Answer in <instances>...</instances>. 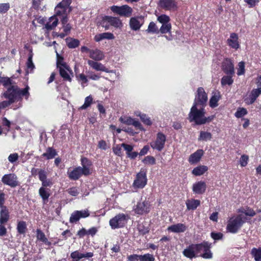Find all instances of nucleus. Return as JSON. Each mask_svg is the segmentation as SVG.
<instances>
[{
  "label": "nucleus",
  "instance_id": "obj_51",
  "mask_svg": "<svg viewBox=\"0 0 261 261\" xmlns=\"http://www.w3.org/2000/svg\"><path fill=\"white\" fill-rule=\"evenodd\" d=\"M93 98L91 95H89L85 98L84 103L80 107L82 110H85L88 108L92 104Z\"/></svg>",
  "mask_w": 261,
  "mask_h": 261
},
{
  "label": "nucleus",
  "instance_id": "obj_13",
  "mask_svg": "<svg viewBox=\"0 0 261 261\" xmlns=\"http://www.w3.org/2000/svg\"><path fill=\"white\" fill-rule=\"evenodd\" d=\"M221 69L225 74L234 75L235 73L234 64L229 58L225 59L222 63Z\"/></svg>",
  "mask_w": 261,
  "mask_h": 261
},
{
  "label": "nucleus",
  "instance_id": "obj_6",
  "mask_svg": "<svg viewBox=\"0 0 261 261\" xmlns=\"http://www.w3.org/2000/svg\"><path fill=\"white\" fill-rule=\"evenodd\" d=\"M110 9L115 14L125 18L130 17L133 12L132 8L127 5L120 6L113 5L110 7Z\"/></svg>",
  "mask_w": 261,
  "mask_h": 261
},
{
  "label": "nucleus",
  "instance_id": "obj_55",
  "mask_svg": "<svg viewBox=\"0 0 261 261\" xmlns=\"http://www.w3.org/2000/svg\"><path fill=\"white\" fill-rule=\"evenodd\" d=\"M10 8V5L9 3L0 4V14L7 13Z\"/></svg>",
  "mask_w": 261,
  "mask_h": 261
},
{
  "label": "nucleus",
  "instance_id": "obj_54",
  "mask_svg": "<svg viewBox=\"0 0 261 261\" xmlns=\"http://www.w3.org/2000/svg\"><path fill=\"white\" fill-rule=\"evenodd\" d=\"M155 258L153 254L146 253L141 255L140 261H154Z\"/></svg>",
  "mask_w": 261,
  "mask_h": 261
},
{
  "label": "nucleus",
  "instance_id": "obj_20",
  "mask_svg": "<svg viewBox=\"0 0 261 261\" xmlns=\"http://www.w3.org/2000/svg\"><path fill=\"white\" fill-rule=\"evenodd\" d=\"M203 154L204 151L202 149H198L190 155L188 159L189 162L192 165L198 163L200 161Z\"/></svg>",
  "mask_w": 261,
  "mask_h": 261
},
{
  "label": "nucleus",
  "instance_id": "obj_35",
  "mask_svg": "<svg viewBox=\"0 0 261 261\" xmlns=\"http://www.w3.org/2000/svg\"><path fill=\"white\" fill-rule=\"evenodd\" d=\"M137 229L139 234L142 236L145 235L150 231V228L145 222L139 224L137 226Z\"/></svg>",
  "mask_w": 261,
  "mask_h": 261
},
{
  "label": "nucleus",
  "instance_id": "obj_27",
  "mask_svg": "<svg viewBox=\"0 0 261 261\" xmlns=\"http://www.w3.org/2000/svg\"><path fill=\"white\" fill-rule=\"evenodd\" d=\"M261 94V88L253 89L248 97L246 99L247 101V103L249 104H252L255 102L256 98Z\"/></svg>",
  "mask_w": 261,
  "mask_h": 261
},
{
  "label": "nucleus",
  "instance_id": "obj_42",
  "mask_svg": "<svg viewBox=\"0 0 261 261\" xmlns=\"http://www.w3.org/2000/svg\"><path fill=\"white\" fill-rule=\"evenodd\" d=\"M212 138V135L211 133L208 132L201 131L200 135L198 138V141H205L211 140Z\"/></svg>",
  "mask_w": 261,
  "mask_h": 261
},
{
  "label": "nucleus",
  "instance_id": "obj_33",
  "mask_svg": "<svg viewBox=\"0 0 261 261\" xmlns=\"http://www.w3.org/2000/svg\"><path fill=\"white\" fill-rule=\"evenodd\" d=\"M17 232L19 234L25 236L27 232V225L25 221H19L16 226Z\"/></svg>",
  "mask_w": 261,
  "mask_h": 261
},
{
  "label": "nucleus",
  "instance_id": "obj_46",
  "mask_svg": "<svg viewBox=\"0 0 261 261\" xmlns=\"http://www.w3.org/2000/svg\"><path fill=\"white\" fill-rule=\"evenodd\" d=\"M142 162L145 165H154L156 164V160L154 156L147 155L144 158Z\"/></svg>",
  "mask_w": 261,
  "mask_h": 261
},
{
  "label": "nucleus",
  "instance_id": "obj_7",
  "mask_svg": "<svg viewBox=\"0 0 261 261\" xmlns=\"http://www.w3.org/2000/svg\"><path fill=\"white\" fill-rule=\"evenodd\" d=\"M207 102V95L202 87H199L197 90L193 105L205 108Z\"/></svg>",
  "mask_w": 261,
  "mask_h": 261
},
{
  "label": "nucleus",
  "instance_id": "obj_57",
  "mask_svg": "<svg viewBox=\"0 0 261 261\" xmlns=\"http://www.w3.org/2000/svg\"><path fill=\"white\" fill-rule=\"evenodd\" d=\"M249 161V156L246 154L241 155L240 159V164L241 167H244L247 166Z\"/></svg>",
  "mask_w": 261,
  "mask_h": 261
},
{
  "label": "nucleus",
  "instance_id": "obj_59",
  "mask_svg": "<svg viewBox=\"0 0 261 261\" xmlns=\"http://www.w3.org/2000/svg\"><path fill=\"white\" fill-rule=\"evenodd\" d=\"M43 0H32V8L36 11L41 8V5Z\"/></svg>",
  "mask_w": 261,
  "mask_h": 261
},
{
  "label": "nucleus",
  "instance_id": "obj_4",
  "mask_svg": "<svg viewBox=\"0 0 261 261\" xmlns=\"http://www.w3.org/2000/svg\"><path fill=\"white\" fill-rule=\"evenodd\" d=\"M206 113L204 107L193 105L188 114V120L190 122H194L196 125H201V122Z\"/></svg>",
  "mask_w": 261,
  "mask_h": 261
},
{
  "label": "nucleus",
  "instance_id": "obj_38",
  "mask_svg": "<svg viewBox=\"0 0 261 261\" xmlns=\"http://www.w3.org/2000/svg\"><path fill=\"white\" fill-rule=\"evenodd\" d=\"M58 58L57 61V66L58 68H60V67H64L67 70L72 73V70H70V67L67 64L63 61L64 59L62 57L59 56L58 54H57Z\"/></svg>",
  "mask_w": 261,
  "mask_h": 261
},
{
  "label": "nucleus",
  "instance_id": "obj_41",
  "mask_svg": "<svg viewBox=\"0 0 261 261\" xmlns=\"http://www.w3.org/2000/svg\"><path fill=\"white\" fill-rule=\"evenodd\" d=\"M251 254L255 261H261V247L253 248L251 249Z\"/></svg>",
  "mask_w": 261,
  "mask_h": 261
},
{
  "label": "nucleus",
  "instance_id": "obj_53",
  "mask_svg": "<svg viewBox=\"0 0 261 261\" xmlns=\"http://www.w3.org/2000/svg\"><path fill=\"white\" fill-rule=\"evenodd\" d=\"M142 122L145 125L150 126L152 124V121L150 118L146 114H142L139 115Z\"/></svg>",
  "mask_w": 261,
  "mask_h": 261
},
{
  "label": "nucleus",
  "instance_id": "obj_43",
  "mask_svg": "<svg viewBox=\"0 0 261 261\" xmlns=\"http://www.w3.org/2000/svg\"><path fill=\"white\" fill-rule=\"evenodd\" d=\"M0 84H2L3 86L7 88L11 85H13L12 80L8 76H0Z\"/></svg>",
  "mask_w": 261,
  "mask_h": 261
},
{
  "label": "nucleus",
  "instance_id": "obj_62",
  "mask_svg": "<svg viewBox=\"0 0 261 261\" xmlns=\"http://www.w3.org/2000/svg\"><path fill=\"white\" fill-rule=\"evenodd\" d=\"M211 237L215 241L220 240L223 238V234L221 232H212L211 233Z\"/></svg>",
  "mask_w": 261,
  "mask_h": 261
},
{
  "label": "nucleus",
  "instance_id": "obj_36",
  "mask_svg": "<svg viewBox=\"0 0 261 261\" xmlns=\"http://www.w3.org/2000/svg\"><path fill=\"white\" fill-rule=\"evenodd\" d=\"M234 75L226 74L221 80V84L222 86L226 85H231L233 83L232 77Z\"/></svg>",
  "mask_w": 261,
  "mask_h": 261
},
{
  "label": "nucleus",
  "instance_id": "obj_3",
  "mask_svg": "<svg viewBox=\"0 0 261 261\" xmlns=\"http://www.w3.org/2000/svg\"><path fill=\"white\" fill-rule=\"evenodd\" d=\"M245 222V218L241 214L233 216L227 222L226 230L231 233H237Z\"/></svg>",
  "mask_w": 261,
  "mask_h": 261
},
{
  "label": "nucleus",
  "instance_id": "obj_28",
  "mask_svg": "<svg viewBox=\"0 0 261 261\" xmlns=\"http://www.w3.org/2000/svg\"><path fill=\"white\" fill-rule=\"evenodd\" d=\"M39 196L42 198L44 203H46L48 201V198L51 195L50 190L49 188H44V187H40L39 189Z\"/></svg>",
  "mask_w": 261,
  "mask_h": 261
},
{
  "label": "nucleus",
  "instance_id": "obj_21",
  "mask_svg": "<svg viewBox=\"0 0 261 261\" xmlns=\"http://www.w3.org/2000/svg\"><path fill=\"white\" fill-rule=\"evenodd\" d=\"M88 65L96 71H104L107 73L112 72V71L109 70L101 63L93 60H88Z\"/></svg>",
  "mask_w": 261,
  "mask_h": 261
},
{
  "label": "nucleus",
  "instance_id": "obj_47",
  "mask_svg": "<svg viewBox=\"0 0 261 261\" xmlns=\"http://www.w3.org/2000/svg\"><path fill=\"white\" fill-rule=\"evenodd\" d=\"M172 25L171 23L162 24L160 30H159V32H161L162 34H166L167 33H171V31Z\"/></svg>",
  "mask_w": 261,
  "mask_h": 261
},
{
  "label": "nucleus",
  "instance_id": "obj_12",
  "mask_svg": "<svg viewBox=\"0 0 261 261\" xmlns=\"http://www.w3.org/2000/svg\"><path fill=\"white\" fill-rule=\"evenodd\" d=\"M89 216L90 212L87 209L82 211H74L71 215L69 222L71 223H76L81 218H85Z\"/></svg>",
  "mask_w": 261,
  "mask_h": 261
},
{
  "label": "nucleus",
  "instance_id": "obj_5",
  "mask_svg": "<svg viewBox=\"0 0 261 261\" xmlns=\"http://www.w3.org/2000/svg\"><path fill=\"white\" fill-rule=\"evenodd\" d=\"M127 215L119 213L109 221V225L112 229L123 228L127 223Z\"/></svg>",
  "mask_w": 261,
  "mask_h": 261
},
{
  "label": "nucleus",
  "instance_id": "obj_45",
  "mask_svg": "<svg viewBox=\"0 0 261 261\" xmlns=\"http://www.w3.org/2000/svg\"><path fill=\"white\" fill-rule=\"evenodd\" d=\"M59 73L63 79L64 81H68L69 82L71 81V78L69 74L68 73L67 71L64 67H60Z\"/></svg>",
  "mask_w": 261,
  "mask_h": 261
},
{
  "label": "nucleus",
  "instance_id": "obj_10",
  "mask_svg": "<svg viewBox=\"0 0 261 261\" xmlns=\"http://www.w3.org/2000/svg\"><path fill=\"white\" fill-rule=\"evenodd\" d=\"M147 178L146 172L142 170L137 174L134 180L133 186L135 189H143L147 184Z\"/></svg>",
  "mask_w": 261,
  "mask_h": 261
},
{
  "label": "nucleus",
  "instance_id": "obj_34",
  "mask_svg": "<svg viewBox=\"0 0 261 261\" xmlns=\"http://www.w3.org/2000/svg\"><path fill=\"white\" fill-rule=\"evenodd\" d=\"M208 170V167L205 165H199L194 168L192 171V173L196 176H201L203 175L205 172Z\"/></svg>",
  "mask_w": 261,
  "mask_h": 261
},
{
  "label": "nucleus",
  "instance_id": "obj_60",
  "mask_svg": "<svg viewBox=\"0 0 261 261\" xmlns=\"http://www.w3.org/2000/svg\"><path fill=\"white\" fill-rule=\"evenodd\" d=\"M122 146H121V144H117L115 147L113 148V151L115 154L117 155L118 156H122Z\"/></svg>",
  "mask_w": 261,
  "mask_h": 261
},
{
  "label": "nucleus",
  "instance_id": "obj_44",
  "mask_svg": "<svg viewBox=\"0 0 261 261\" xmlns=\"http://www.w3.org/2000/svg\"><path fill=\"white\" fill-rule=\"evenodd\" d=\"M248 114L247 109L243 107H239L234 113V116L238 118H243Z\"/></svg>",
  "mask_w": 261,
  "mask_h": 261
},
{
  "label": "nucleus",
  "instance_id": "obj_26",
  "mask_svg": "<svg viewBox=\"0 0 261 261\" xmlns=\"http://www.w3.org/2000/svg\"><path fill=\"white\" fill-rule=\"evenodd\" d=\"M57 155V152L55 149L52 147H48L46 149V152L41 154V158L49 160L55 158Z\"/></svg>",
  "mask_w": 261,
  "mask_h": 261
},
{
  "label": "nucleus",
  "instance_id": "obj_37",
  "mask_svg": "<svg viewBox=\"0 0 261 261\" xmlns=\"http://www.w3.org/2000/svg\"><path fill=\"white\" fill-rule=\"evenodd\" d=\"M36 232H37L36 237H37V238L38 240L43 242L44 243H45L46 245H47L48 246L51 245V243L48 241L47 239L45 237L44 233L43 232H42L41 230H40L39 229H37Z\"/></svg>",
  "mask_w": 261,
  "mask_h": 261
},
{
  "label": "nucleus",
  "instance_id": "obj_49",
  "mask_svg": "<svg viewBox=\"0 0 261 261\" xmlns=\"http://www.w3.org/2000/svg\"><path fill=\"white\" fill-rule=\"evenodd\" d=\"M33 52L31 50L29 54L28 59L27 62V66L28 69H30L31 70L35 68V65L33 62Z\"/></svg>",
  "mask_w": 261,
  "mask_h": 261
},
{
  "label": "nucleus",
  "instance_id": "obj_22",
  "mask_svg": "<svg viewBox=\"0 0 261 261\" xmlns=\"http://www.w3.org/2000/svg\"><path fill=\"white\" fill-rule=\"evenodd\" d=\"M10 215L9 209L6 207H1L0 224H6L10 220Z\"/></svg>",
  "mask_w": 261,
  "mask_h": 261
},
{
  "label": "nucleus",
  "instance_id": "obj_23",
  "mask_svg": "<svg viewBox=\"0 0 261 261\" xmlns=\"http://www.w3.org/2000/svg\"><path fill=\"white\" fill-rule=\"evenodd\" d=\"M104 23L105 22H109L111 25L115 28H120L122 25V23L120 19L118 17L106 16L103 19Z\"/></svg>",
  "mask_w": 261,
  "mask_h": 261
},
{
  "label": "nucleus",
  "instance_id": "obj_24",
  "mask_svg": "<svg viewBox=\"0 0 261 261\" xmlns=\"http://www.w3.org/2000/svg\"><path fill=\"white\" fill-rule=\"evenodd\" d=\"M187 229V226L183 223L173 224L167 228L169 231L174 233H181L185 232Z\"/></svg>",
  "mask_w": 261,
  "mask_h": 261
},
{
  "label": "nucleus",
  "instance_id": "obj_48",
  "mask_svg": "<svg viewBox=\"0 0 261 261\" xmlns=\"http://www.w3.org/2000/svg\"><path fill=\"white\" fill-rule=\"evenodd\" d=\"M146 31L148 33L152 34H158L159 33V29L156 24L153 21L149 23Z\"/></svg>",
  "mask_w": 261,
  "mask_h": 261
},
{
  "label": "nucleus",
  "instance_id": "obj_56",
  "mask_svg": "<svg viewBox=\"0 0 261 261\" xmlns=\"http://www.w3.org/2000/svg\"><path fill=\"white\" fill-rule=\"evenodd\" d=\"M240 212L244 214L246 216L253 217L256 215L255 212L251 208L247 207L246 210H239Z\"/></svg>",
  "mask_w": 261,
  "mask_h": 261
},
{
  "label": "nucleus",
  "instance_id": "obj_14",
  "mask_svg": "<svg viewBox=\"0 0 261 261\" xmlns=\"http://www.w3.org/2000/svg\"><path fill=\"white\" fill-rule=\"evenodd\" d=\"M158 5L166 11H174L177 9V3L175 0H160Z\"/></svg>",
  "mask_w": 261,
  "mask_h": 261
},
{
  "label": "nucleus",
  "instance_id": "obj_25",
  "mask_svg": "<svg viewBox=\"0 0 261 261\" xmlns=\"http://www.w3.org/2000/svg\"><path fill=\"white\" fill-rule=\"evenodd\" d=\"M200 200L195 199H187L186 201L187 210L188 211H195L200 205Z\"/></svg>",
  "mask_w": 261,
  "mask_h": 261
},
{
  "label": "nucleus",
  "instance_id": "obj_63",
  "mask_svg": "<svg viewBox=\"0 0 261 261\" xmlns=\"http://www.w3.org/2000/svg\"><path fill=\"white\" fill-rule=\"evenodd\" d=\"M38 177L41 181L47 178V172L43 169H40L38 172Z\"/></svg>",
  "mask_w": 261,
  "mask_h": 261
},
{
  "label": "nucleus",
  "instance_id": "obj_11",
  "mask_svg": "<svg viewBox=\"0 0 261 261\" xmlns=\"http://www.w3.org/2000/svg\"><path fill=\"white\" fill-rule=\"evenodd\" d=\"M2 181L4 185L11 188H15L19 185L18 177L14 173L5 174L2 178Z\"/></svg>",
  "mask_w": 261,
  "mask_h": 261
},
{
  "label": "nucleus",
  "instance_id": "obj_9",
  "mask_svg": "<svg viewBox=\"0 0 261 261\" xmlns=\"http://www.w3.org/2000/svg\"><path fill=\"white\" fill-rule=\"evenodd\" d=\"M135 214L143 215L149 213L150 211V204L148 201L144 200L137 202L133 209Z\"/></svg>",
  "mask_w": 261,
  "mask_h": 261
},
{
  "label": "nucleus",
  "instance_id": "obj_1",
  "mask_svg": "<svg viewBox=\"0 0 261 261\" xmlns=\"http://www.w3.org/2000/svg\"><path fill=\"white\" fill-rule=\"evenodd\" d=\"M211 247L212 244L207 241H203L198 244H191L184 250L182 254L185 257L191 259L197 257L211 259L213 256L211 250Z\"/></svg>",
  "mask_w": 261,
  "mask_h": 261
},
{
  "label": "nucleus",
  "instance_id": "obj_30",
  "mask_svg": "<svg viewBox=\"0 0 261 261\" xmlns=\"http://www.w3.org/2000/svg\"><path fill=\"white\" fill-rule=\"evenodd\" d=\"M59 20L56 15L50 17L45 25V28L48 31L54 29L58 24Z\"/></svg>",
  "mask_w": 261,
  "mask_h": 261
},
{
  "label": "nucleus",
  "instance_id": "obj_2",
  "mask_svg": "<svg viewBox=\"0 0 261 261\" xmlns=\"http://www.w3.org/2000/svg\"><path fill=\"white\" fill-rule=\"evenodd\" d=\"M30 87L27 85L23 89L20 88L17 85H11L2 94L3 96L9 99L13 103L16 101L21 102L22 97H24L28 100L30 96L29 92Z\"/></svg>",
  "mask_w": 261,
  "mask_h": 261
},
{
  "label": "nucleus",
  "instance_id": "obj_19",
  "mask_svg": "<svg viewBox=\"0 0 261 261\" xmlns=\"http://www.w3.org/2000/svg\"><path fill=\"white\" fill-rule=\"evenodd\" d=\"M206 188L207 186L205 182L200 180L196 182L193 185L192 191L196 194L201 195L205 192Z\"/></svg>",
  "mask_w": 261,
  "mask_h": 261
},
{
  "label": "nucleus",
  "instance_id": "obj_18",
  "mask_svg": "<svg viewBox=\"0 0 261 261\" xmlns=\"http://www.w3.org/2000/svg\"><path fill=\"white\" fill-rule=\"evenodd\" d=\"M67 174L70 179L76 180L79 179L82 175H84V172L81 169V167L79 166L74 168L72 170L69 168L67 171Z\"/></svg>",
  "mask_w": 261,
  "mask_h": 261
},
{
  "label": "nucleus",
  "instance_id": "obj_32",
  "mask_svg": "<svg viewBox=\"0 0 261 261\" xmlns=\"http://www.w3.org/2000/svg\"><path fill=\"white\" fill-rule=\"evenodd\" d=\"M114 38L115 37L113 34L110 32H106L96 35L94 36V39L96 42H99L105 39L111 40L114 39Z\"/></svg>",
  "mask_w": 261,
  "mask_h": 261
},
{
  "label": "nucleus",
  "instance_id": "obj_58",
  "mask_svg": "<svg viewBox=\"0 0 261 261\" xmlns=\"http://www.w3.org/2000/svg\"><path fill=\"white\" fill-rule=\"evenodd\" d=\"M239 68H238L237 74L238 75H242L244 74L245 72V63L241 61L238 64Z\"/></svg>",
  "mask_w": 261,
  "mask_h": 261
},
{
  "label": "nucleus",
  "instance_id": "obj_40",
  "mask_svg": "<svg viewBox=\"0 0 261 261\" xmlns=\"http://www.w3.org/2000/svg\"><path fill=\"white\" fill-rule=\"evenodd\" d=\"M220 93L218 92L217 94L215 93L213 95L210 100V106L211 108H214L218 106V102L220 99Z\"/></svg>",
  "mask_w": 261,
  "mask_h": 261
},
{
  "label": "nucleus",
  "instance_id": "obj_31",
  "mask_svg": "<svg viewBox=\"0 0 261 261\" xmlns=\"http://www.w3.org/2000/svg\"><path fill=\"white\" fill-rule=\"evenodd\" d=\"M89 57L95 61H100L103 59L104 55L102 51L98 49H91Z\"/></svg>",
  "mask_w": 261,
  "mask_h": 261
},
{
  "label": "nucleus",
  "instance_id": "obj_64",
  "mask_svg": "<svg viewBox=\"0 0 261 261\" xmlns=\"http://www.w3.org/2000/svg\"><path fill=\"white\" fill-rule=\"evenodd\" d=\"M127 261H140L141 255H138L136 254H133L128 255L127 257Z\"/></svg>",
  "mask_w": 261,
  "mask_h": 261
},
{
  "label": "nucleus",
  "instance_id": "obj_29",
  "mask_svg": "<svg viewBox=\"0 0 261 261\" xmlns=\"http://www.w3.org/2000/svg\"><path fill=\"white\" fill-rule=\"evenodd\" d=\"M139 19H141V17H133L130 18L129 20V26L132 30H139L142 25L143 23L140 22Z\"/></svg>",
  "mask_w": 261,
  "mask_h": 261
},
{
  "label": "nucleus",
  "instance_id": "obj_16",
  "mask_svg": "<svg viewBox=\"0 0 261 261\" xmlns=\"http://www.w3.org/2000/svg\"><path fill=\"white\" fill-rule=\"evenodd\" d=\"M81 164L82 166V167H81V169L84 172V175L88 176L90 175L91 173L90 168L92 166V161L86 157L82 156Z\"/></svg>",
  "mask_w": 261,
  "mask_h": 261
},
{
  "label": "nucleus",
  "instance_id": "obj_39",
  "mask_svg": "<svg viewBox=\"0 0 261 261\" xmlns=\"http://www.w3.org/2000/svg\"><path fill=\"white\" fill-rule=\"evenodd\" d=\"M67 45L69 48H75L80 45V41L74 38H67L66 39Z\"/></svg>",
  "mask_w": 261,
  "mask_h": 261
},
{
  "label": "nucleus",
  "instance_id": "obj_15",
  "mask_svg": "<svg viewBox=\"0 0 261 261\" xmlns=\"http://www.w3.org/2000/svg\"><path fill=\"white\" fill-rule=\"evenodd\" d=\"M119 121L124 124L127 125H133L136 128L139 129L140 130L144 131L145 129L142 126L141 123L138 121L136 120L134 118L130 117H121L119 118Z\"/></svg>",
  "mask_w": 261,
  "mask_h": 261
},
{
  "label": "nucleus",
  "instance_id": "obj_61",
  "mask_svg": "<svg viewBox=\"0 0 261 261\" xmlns=\"http://www.w3.org/2000/svg\"><path fill=\"white\" fill-rule=\"evenodd\" d=\"M121 146L124 148V149L126 151V155H128L131 151L133 150V146L132 145L127 144L124 143L121 144Z\"/></svg>",
  "mask_w": 261,
  "mask_h": 261
},
{
  "label": "nucleus",
  "instance_id": "obj_8",
  "mask_svg": "<svg viewBox=\"0 0 261 261\" xmlns=\"http://www.w3.org/2000/svg\"><path fill=\"white\" fill-rule=\"evenodd\" d=\"M166 141V136L162 132H159L156 134L155 141L150 143L151 147L158 151H161L164 148Z\"/></svg>",
  "mask_w": 261,
  "mask_h": 261
},
{
  "label": "nucleus",
  "instance_id": "obj_52",
  "mask_svg": "<svg viewBox=\"0 0 261 261\" xmlns=\"http://www.w3.org/2000/svg\"><path fill=\"white\" fill-rule=\"evenodd\" d=\"M158 21L162 24L170 23V18L166 14H162L157 18Z\"/></svg>",
  "mask_w": 261,
  "mask_h": 261
},
{
  "label": "nucleus",
  "instance_id": "obj_17",
  "mask_svg": "<svg viewBox=\"0 0 261 261\" xmlns=\"http://www.w3.org/2000/svg\"><path fill=\"white\" fill-rule=\"evenodd\" d=\"M227 44L231 48L237 50L240 47L238 34L232 33L229 38L226 41Z\"/></svg>",
  "mask_w": 261,
  "mask_h": 261
},
{
  "label": "nucleus",
  "instance_id": "obj_50",
  "mask_svg": "<svg viewBox=\"0 0 261 261\" xmlns=\"http://www.w3.org/2000/svg\"><path fill=\"white\" fill-rule=\"evenodd\" d=\"M67 9L64 8V7H60L59 5H57L55 9L56 16H60L67 14Z\"/></svg>",
  "mask_w": 261,
  "mask_h": 261
}]
</instances>
